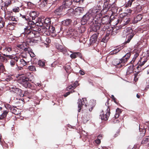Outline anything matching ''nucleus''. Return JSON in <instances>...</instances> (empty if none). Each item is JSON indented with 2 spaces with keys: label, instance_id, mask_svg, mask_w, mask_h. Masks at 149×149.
Segmentation results:
<instances>
[{
  "label": "nucleus",
  "instance_id": "f257e3e1",
  "mask_svg": "<svg viewBox=\"0 0 149 149\" xmlns=\"http://www.w3.org/2000/svg\"><path fill=\"white\" fill-rule=\"evenodd\" d=\"M38 30V29L37 31L31 29V27H27L24 29V34L28 38L27 42L36 43L40 41L41 38Z\"/></svg>",
  "mask_w": 149,
  "mask_h": 149
},
{
  "label": "nucleus",
  "instance_id": "f03ea898",
  "mask_svg": "<svg viewBox=\"0 0 149 149\" xmlns=\"http://www.w3.org/2000/svg\"><path fill=\"white\" fill-rule=\"evenodd\" d=\"M29 78L23 74L18 77L17 81L25 88H28L33 90L32 92L33 93H36V91L35 90L36 88V86L29 83Z\"/></svg>",
  "mask_w": 149,
  "mask_h": 149
},
{
  "label": "nucleus",
  "instance_id": "7ed1b4c3",
  "mask_svg": "<svg viewBox=\"0 0 149 149\" xmlns=\"http://www.w3.org/2000/svg\"><path fill=\"white\" fill-rule=\"evenodd\" d=\"M131 55L130 52L127 53L120 59H116L112 61L113 64L114 65H119L120 68L122 67L127 63Z\"/></svg>",
  "mask_w": 149,
  "mask_h": 149
},
{
  "label": "nucleus",
  "instance_id": "20e7f679",
  "mask_svg": "<svg viewBox=\"0 0 149 149\" xmlns=\"http://www.w3.org/2000/svg\"><path fill=\"white\" fill-rule=\"evenodd\" d=\"M95 19L94 20V21L90 24L92 30L95 32H97L100 30L102 25L101 23L100 18H95Z\"/></svg>",
  "mask_w": 149,
  "mask_h": 149
},
{
  "label": "nucleus",
  "instance_id": "39448f33",
  "mask_svg": "<svg viewBox=\"0 0 149 149\" xmlns=\"http://www.w3.org/2000/svg\"><path fill=\"white\" fill-rule=\"evenodd\" d=\"M110 18L108 15H105L102 18H100L101 23L104 25L105 24L103 28V30L101 31L103 33L104 32L105 30L107 29H109L110 25L109 24V22ZM111 27H110V28Z\"/></svg>",
  "mask_w": 149,
  "mask_h": 149
},
{
  "label": "nucleus",
  "instance_id": "423d86ee",
  "mask_svg": "<svg viewBox=\"0 0 149 149\" xmlns=\"http://www.w3.org/2000/svg\"><path fill=\"white\" fill-rule=\"evenodd\" d=\"M88 12L94 18H100L102 16L100 10L97 9L96 7L90 9Z\"/></svg>",
  "mask_w": 149,
  "mask_h": 149
},
{
  "label": "nucleus",
  "instance_id": "0eeeda50",
  "mask_svg": "<svg viewBox=\"0 0 149 149\" xmlns=\"http://www.w3.org/2000/svg\"><path fill=\"white\" fill-rule=\"evenodd\" d=\"M110 113V110L109 106L105 112L102 110L100 113V116L102 120H107L109 116Z\"/></svg>",
  "mask_w": 149,
  "mask_h": 149
},
{
  "label": "nucleus",
  "instance_id": "6e6552de",
  "mask_svg": "<svg viewBox=\"0 0 149 149\" xmlns=\"http://www.w3.org/2000/svg\"><path fill=\"white\" fill-rule=\"evenodd\" d=\"M127 33L126 37L127 40L123 44V45L124 47L125 45L130 42V40L133 38L135 34L134 31L131 28L128 31H127Z\"/></svg>",
  "mask_w": 149,
  "mask_h": 149
},
{
  "label": "nucleus",
  "instance_id": "1a4fd4ad",
  "mask_svg": "<svg viewBox=\"0 0 149 149\" xmlns=\"http://www.w3.org/2000/svg\"><path fill=\"white\" fill-rule=\"evenodd\" d=\"M95 18L88 12L83 16L82 19L84 22H88V23L90 24L94 21V20L95 19Z\"/></svg>",
  "mask_w": 149,
  "mask_h": 149
},
{
  "label": "nucleus",
  "instance_id": "9d476101",
  "mask_svg": "<svg viewBox=\"0 0 149 149\" xmlns=\"http://www.w3.org/2000/svg\"><path fill=\"white\" fill-rule=\"evenodd\" d=\"M87 101L86 98H83L82 99H79L77 102L78 104V112H80L81 110L83 108V107L84 106L85 107L87 106Z\"/></svg>",
  "mask_w": 149,
  "mask_h": 149
},
{
  "label": "nucleus",
  "instance_id": "9b49d317",
  "mask_svg": "<svg viewBox=\"0 0 149 149\" xmlns=\"http://www.w3.org/2000/svg\"><path fill=\"white\" fill-rule=\"evenodd\" d=\"M65 9L61 5L56 9L54 11V13L56 15L59 16L64 15L63 13Z\"/></svg>",
  "mask_w": 149,
  "mask_h": 149
},
{
  "label": "nucleus",
  "instance_id": "f8f14e48",
  "mask_svg": "<svg viewBox=\"0 0 149 149\" xmlns=\"http://www.w3.org/2000/svg\"><path fill=\"white\" fill-rule=\"evenodd\" d=\"M56 48L58 51L62 52L65 55H66L68 52L64 45H61L57 43L56 44Z\"/></svg>",
  "mask_w": 149,
  "mask_h": 149
},
{
  "label": "nucleus",
  "instance_id": "ddd939ff",
  "mask_svg": "<svg viewBox=\"0 0 149 149\" xmlns=\"http://www.w3.org/2000/svg\"><path fill=\"white\" fill-rule=\"evenodd\" d=\"M73 0H63L62 6L65 9L70 8L72 3Z\"/></svg>",
  "mask_w": 149,
  "mask_h": 149
},
{
  "label": "nucleus",
  "instance_id": "4468645a",
  "mask_svg": "<svg viewBox=\"0 0 149 149\" xmlns=\"http://www.w3.org/2000/svg\"><path fill=\"white\" fill-rule=\"evenodd\" d=\"M2 51L3 53L2 54L3 56L5 54H9L10 53H11L12 51V47L10 46H6L3 48Z\"/></svg>",
  "mask_w": 149,
  "mask_h": 149
},
{
  "label": "nucleus",
  "instance_id": "2eb2a0df",
  "mask_svg": "<svg viewBox=\"0 0 149 149\" xmlns=\"http://www.w3.org/2000/svg\"><path fill=\"white\" fill-rule=\"evenodd\" d=\"M142 59V58H141L139 60L137 64L136 68L138 70H142L141 69V67L144 65V64L147 62V60L146 59H145L144 61L141 62V60ZM143 70V69H142Z\"/></svg>",
  "mask_w": 149,
  "mask_h": 149
},
{
  "label": "nucleus",
  "instance_id": "dca6fc26",
  "mask_svg": "<svg viewBox=\"0 0 149 149\" xmlns=\"http://www.w3.org/2000/svg\"><path fill=\"white\" fill-rule=\"evenodd\" d=\"M130 20L131 19L130 18H124L123 19L120 23L121 27H123L126 25L131 23Z\"/></svg>",
  "mask_w": 149,
  "mask_h": 149
},
{
  "label": "nucleus",
  "instance_id": "f3484780",
  "mask_svg": "<svg viewBox=\"0 0 149 149\" xmlns=\"http://www.w3.org/2000/svg\"><path fill=\"white\" fill-rule=\"evenodd\" d=\"M11 91L16 93L17 95H21V94H23L22 91L18 88L13 87L10 88Z\"/></svg>",
  "mask_w": 149,
  "mask_h": 149
},
{
  "label": "nucleus",
  "instance_id": "a211bd4d",
  "mask_svg": "<svg viewBox=\"0 0 149 149\" xmlns=\"http://www.w3.org/2000/svg\"><path fill=\"white\" fill-rule=\"evenodd\" d=\"M29 16L32 18V20H35L39 15V13L36 11L30 12L29 14Z\"/></svg>",
  "mask_w": 149,
  "mask_h": 149
},
{
  "label": "nucleus",
  "instance_id": "6ab92c4d",
  "mask_svg": "<svg viewBox=\"0 0 149 149\" xmlns=\"http://www.w3.org/2000/svg\"><path fill=\"white\" fill-rule=\"evenodd\" d=\"M70 34L71 36L75 39L78 38L80 36V33H79L77 31L73 29L71 30V31L70 32Z\"/></svg>",
  "mask_w": 149,
  "mask_h": 149
},
{
  "label": "nucleus",
  "instance_id": "aec40b11",
  "mask_svg": "<svg viewBox=\"0 0 149 149\" xmlns=\"http://www.w3.org/2000/svg\"><path fill=\"white\" fill-rule=\"evenodd\" d=\"M97 37L98 36L96 34H93L92 36L90 39V45H91L97 41Z\"/></svg>",
  "mask_w": 149,
  "mask_h": 149
},
{
  "label": "nucleus",
  "instance_id": "412c9836",
  "mask_svg": "<svg viewBox=\"0 0 149 149\" xmlns=\"http://www.w3.org/2000/svg\"><path fill=\"white\" fill-rule=\"evenodd\" d=\"M139 131L138 134V139H141L145 135L146 132L145 129H140L139 128Z\"/></svg>",
  "mask_w": 149,
  "mask_h": 149
},
{
  "label": "nucleus",
  "instance_id": "4be33fe9",
  "mask_svg": "<svg viewBox=\"0 0 149 149\" xmlns=\"http://www.w3.org/2000/svg\"><path fill=\"white\" fill-rule=\"evenodd\" d=\"M36 22L37 21H36V20L33 21L31 20V19H30L27 22L29 26H26L25 28L27 27H31V29L34 30L35 28H33V26L36 25Z\"/></svg>",
  "mask_w": 149,
  "mask_h": 149
},
{
  "label": "nucleus",
  "instance_id": "5701e85b",
  "mask_svg": "<svg viewBox=\"0 0 149 149\" xmlns=\"http://www.w3.org/2000/svg\"><path fill=\"white\" fill-rule=\"evenodd\" d=\"M124 47V46L123 45L120 46L118 48L116 49L111 52L110 53V55H113L114 54H116L117 53L120 52Z\"/></svg>",
  "mask_w": 149,
  "mask_h": 149
},
{
  "label": "nucleus",
  "instance_id": "b1692460",
  "mask_svg": "<svg viewBox=\"0 0 149 149\" xmlns=\"http://www.w3.org/2000/svg\"><path fill=\"white\" fill-rule=\"evenodd\" d=\"M143 18V15L142 14H139L134 18L132 21V23L135 24L137 23L138 21H141Z\"/></svg>",
  "mask_w": 149,
  "mask_h": 149
},
{
  "label": "nucleus",
  "instance_id": "393cba45",
  "mask_svg": "<svg viewBox=\"0 0 149 149\" xmlns=\"http://www.w3.org/2000/svg\"><path fill=\"white\" fill-rule=\"evenodd\" d=\"M79 85L77 81H76L73 84L69 86L66 88L67 91H69L70 89H72V90H73L77 86Z\"/></svg>",
  "mask_w": 149,
  "mask_h": 149
},
{
  "label": "nucleus",
  "instance_id": "a878e982",
  "mask_svg": "<svg viewBox=\"0 0 149 149\" xmlns=\"http://www.w3.org/2000/svg\"><path fill=\"white\" fill-rule=\"evenodd\" d=\"M36 19V21H37L36 26H42L43 24L44 20L38 17Z\"/></svg>",
  "mask_w": 149,
  "mask_h": 149
},
{
  "label": "nucleus",
  "instance_id": "bb28decb",
  "mask_svg": "<svg viewBox=\"0 0 149 149\" xmlns=\"http://www.w3.org/2000/svg\"><path fill=\"white\" fill-rule=\"evenodd\" d=\"M112 4L109 3L108 1H105L104 3L103 8L107 9L109 10L111 7Z\"/></svg>",
  "mask_w": 149,
  "mask_h": 149
},
{
  "label": "nucleus",
  "instance_id": "cd10ccee",
  "mask_svg": "<svg viewBox=\"0 0 149 149\" xmlns=\"http://www.w3.org/2000/svg\"><path fill=\"white\" fill-rule=\"evenodd\" d=\"M70 57L72 58H75L77 57L82 58V55L81 53L78 52H76L71 54L70 55Z\"/></svg>",
  "mask_w": 149,
  "mask_h": 149
},
{
  "label": "nucleus",
  "instance_id": "c85d7f7f",
  "mask_svg": "<svg viewBox=\"0 0 149 149\" xmlns=\"http://www.w3.org/2000/svg\"><path fill=\"white\" fill-rule=\"evenodd\" d=\"M133 67L134 65H130L128 67L126 72L127 75H128L133 72Z\"/></svg>",
  "mask_w": 149,
  "mask_h": 149
},
{
  "label": "nucleus",
  "instance_id": "c756f323",
  "mask_svg": "<svg viewBox=\"0 0 149 149\" xmlns=\"http://www.w3.org/2000/svg\"><path fill=\"white\" fill-rule=\"evenodd\" d=\"M83 11V9L80 7L77 8L74 10L75 14L78 15H80L81 13H82Z\"/></svg>",
  "mask_w": 149,
  "mask_h": 149
},
{
  "label": "nucleus",
  "instance_id": "7c9ffc66",
  "mask_svg": "<svg viewBox=\"0 0 149 149\" xmlns=\"http://www.w3.org/2000/svg\"><path fill=\"white\" fill-rule=\"evenodd\" d=\"M8 113V111L5 110L3 111V113L1 115H0V120L3 119L5 118Z\"/></svg>",
  "mask_w": 149,
  "mask_h": 149
},
{
  "label": "nucleus",
  "instance_id": "2f4dec72",
  "mask_svg": "<svg viewBox=\"0 0 149 149\" xmlns=\"http://www.w3.org/2000/svg\"><path fill=\"white\" fill-rule=\"evenodd\" d=\"M72 22V20L70 19H67L63 21V24L66 26L70 25Z\"/></svg>",
  "mask_w": 149,
  "mask_h": 149
},
{
  "label": "nucleus",
  "instance_id": "473e14b6",
  "mask_svg": "<svg viewBox=\"0 0 149 149\" xmlns=\"http://www.w3.org/2000/svg\"><path fill=\"white\" fill-rule=\"evenodd\" d=\"M148 142H149V136L144 137L141 141V143L143 144H146Z\"/></svg>",
  "mask_w": 149,
  "mask_h": 149
},
{
  "label": "nucleus",
  "instance_id": "72a5a7b5",
  "mask_svg": "<svg viewBox=\"0 0 149 149\" xmlns=\"http://www.w3.org/2000/svg\"><path fill=\"white\" fill-rule=\"evenodd\" d=\"M86 30V28L84 26H81L78 28V31L80 33V34L84 32Z\"/></svg>",
  "mask_w": 149,
  "mask_h": 149
},
{
  "label": "nucleus",
  "instance_id": "f704fd0d",
  "mask_svg": "<svg viewBox=\"0 0 149 149\" xmlns=\"http://www.w3.org/2000/svg\"><path fill=\"white\" fill-rule=\"evenodd\" d=\"M140 72V71H138L136 73L134 74V80L135 81H137L141 76V75L139 74Z\"/></svg>",
  "mask_w": 149,
  "mask_h": 149
},
{
  "label": "nucleus",
  "instance_id": "c9c22d12",
  "mask_svg": "<svg viewBox=\"0 0 149 149\" xmlns=\"http://www.w3.org/2000/svg\"><path fill=\"white\" fill-rule=\"evenodd\" d=\"M45 61L44 60H39L38 62V65L40 67H44L45 65Z\"/></svg>",
  "mask_w": 149,
  "mask_h": 149
},
{
  "label": "nucleus",
  "instance_id": "e433bc0d",
  "mask_svg": "<svg viewBox=\"0 0 149 149\" xmlns=\"http://www.w3.org/2000/svg\"><path fill=\"white\" fill-rule=\"evenodd\" d=\"M48 30L49 32L52 33H55L56 32L55 28L52 26H49L48 28Z\"/></svg>",
  "mask_w": 149,
  "mask_h": 149
},
{
  "label": "nucleus",
  "instance_id": "4c0bfd02",
  "mask_svg": "<svg viewBox=\"0 0 149 149\" xmlns=\"http://www.w3.org/2000/svg\"><path fill=\"white\" fill-rule=\"evenodd\" d=\"M5 56L0 55V61L2 62L7 63L8 62V59Z\"/></svg>",
  "mask_w": 149,
  "mask_h": 149
},
{
  "label": "nucleus",
  "instance_id": "58836bf2",
  "mask_svg": "<svg viewBox=\"0 0 149 149\" xmlns=\"http://www.w3.org/2000/svg\"><path fill=\"white\" fill-rule=\"evenodd\" d=\"M40 1L41 2L40 4V6L41 7H45L48 3L45 0H40Z\"/></svg>",
  "mask_w": 149,
  "mask_h": 149
},
{
  "label": "nucleus",
  "instance_id": "ea45409f",
  "mask_svg": "<svg viewBox=\"0 0 149 149\" xmlns=\"http://www.w3.org/2000/svg\"><path fill=\"white\" fill-rule=\"evenodd\" d=\"M139 55V54L138 53H136L134 55V58H133L132 61L130 62L131 63H133L135 61L136 59L138 57Z\"/></svg>",
  "mask_w": 149,
  "mask_h": 149
},
{
  "label": "nucleus",
  "instance_id": "a19ab883",
  "mask_svg": "<svg viewBox=\"0 0 149 149\" xmlns=\"http://www.w3.org/2000/svg\"><path fill=\"white\" fill-rule=\"evenodd\" d=\"M8 20L13 21L17 22L18 19L17 18H15V16H11L10 17L8 18Z\"/></svg>",
  "mask_w": 149,
  "mask_h": 149
},
{
  "label": "nucleus",
  "instance_id": "79ce46f5",
  "mask_svg": "<svg viewBox=\"0 0 149 149\" xmlns=\"http://www.w3.org/2000/svg\"><path fill=\"white\" fill-rule=\"evenodd\" d=\"M28 69L29 70L31 71H36V67L34 65H32L29 66L28 68Z\"/></svg>",
  "mask_w": 149,
  "mask_h": 149
},
{
  "label": "nucleus",
  "instance_id": "37998d69",
  "mask_svg": "<svg viewBox=\"0 0 149 149\" xmlns=\"http://www.w3.org/2000/svg\"><path fill=\"white\" fill-rule=\"evenodd\" d=\"M5 107L8 110L11 111L13 107H12L10 104L6 103L4 104Z\"/></svg>",
  "mask_w": 149,
  "mask_h": 149
},
{
  "label": "nucleus",
  "instance_id": "c03bdc74",
  "mask_svg": "<svg viewBox=\"0 0 149 149\" xmlns=\"http://www.w3.org/2000/svg\"><path fill=\"white\" fill-rule=\"evenodd\" d=\"M13 13L12 12H10V11L8 12L6 14L5 16V19H8V18L10 17V16L12 15Z\"/></svg>",
  "mask_w": 149,
  "mask_h": 149
},
{
  "label": "nucleus",
  "instance_id": "a18cd8bd",
  "mask_svg": "<svg viewBox=\"0 0 149 149\" xmlns=\"http://www.w3.org/2000/svg\"><path fill=\"white\" fill-rule=\"evenodd\" d=\"M132 3V2L131 0H129L128 2L127 3H125V6L126 8L128 7H130L131 6Z\"/></svg>",
  "mask_w": 149,
  "mask_h": 149
},
{
  "label": "nucleus",
  "instance_id": "49530a36",
  "mask_svg": "<svg viewBox=\"0 0 149 149\" xmlns=\"http://www.w3.org/2000/svg\"><path fill=\"white\" fill-rule=\"evenodd\" d=\"M13 79L11 75L10 74L8 75L5 78V80L7 81H9Z\"/></svg>",
  "mask_w": 149,
  "mask_h": 149
},
{
  "label": "nucleus",
  "instance_id": "de8ad7c7",
  "mask_svg": "<svg viewBox=\"0 0 149 149\" xmlns=\"http://www.w3.org/2000/svg\"><path fill=\"white\" fill-rule=\"evenodd\" d=\"M12 113L15 115H18L19 114V111H17V109L14 108L13 107L12 108V109L10 111Z\"/></svg>",
  "mask_w": 149,
  "mask_h": 149
},
{
  "label": "nucleus",
  "instance_id": "09e8293b",
  "mask_svg": "<svg viewBox=\"0 0 149 149\" xmlns=\"http://www.w3.org/2000/svg\"><path fill=\"white\" fill-rule=\"evenodd\" d=\"M11 3L10 0H7L5 2V6L6 7H8L10 5Z\"/></svg>",
  "mask_w": 149,
  "mask_h": 149
},
{
  "label": "nucleus",
  "instance_id": "8fccbe9b",
  "mask_svg": "<svg viewBox=\"0 0 149 149\" xmlns=\"http://www.w3.org/2000/svg\"><path fill=\"white\" fill-rule=\"evenodd\" d=\"M19 59V57L18 56L14 55L13 59L11 60L15 61V62L16 63L18 61Z\"/></svg>",
  "mask_w": 149,
  "mask_h": 149
},
{
  "label": "nucleus",
  "instance_id": "3c124183",
  "mask_svg": "<svg viewBox=\"0 0 149 149\" xmlns=\"http://www.w3.org/2000/svg\"><path fill=\"white\" fill-rule=\"evenodd\" d=\"M5 25V22L2 19H0V29L2 28Z\"/></svg>",
  "mask_w": 149,
  "mask_h": 149
},
{
  "label": "nucleus",
  "instance_id": "603ef678",
  "mask_svg": "<svg viewBox=\"0 0 149 149\" xmlns=\"http://www.w3.org/2000/svg\"><path fill=\"white\" fill-rule=\"evenodd\" d=\"M65 70L67 73L68 72V70H70L71 68V66L70 65L66 64V66L64 67Z\"/></svg>",
  "mask_w": 149,
  "mask_h": 149
},
{
  "label": "nucleus",
  "instance_id": "864d4df0",
  "mask_svg": "<svg viewBox=\"0 0 149 149\" xmlns=\"http://www.w3.org/2000/svg\"><path fill=\"white\" fill-rule=\"evenodd\" d=\"M75 92V91L74 90H72L71 91H69L66 93L64 95L65 97H66L68 95H69L70 93H72Z\"/></svg>",
  "mask_w": 149,
  "mask_h": 149
},
{
  "label": "nucleus",
  "instance_id": "5fc2aeb1",
  "mask_svg": "<svg viewBox=\"0 0 149 149\" xmlns=\"http://www.w3.org/2000/svg\"><path fill=\"white\" fill-rule=\"evenodd\" d=\"M109 11L107 9H106V8H103V9L101 11L100 13L101 14V13L102 14H106L107 12Z\"/></svg>",
  "mask_w": 149,
  "mask_h": 149
},
{
  "label": "nucleus",
  "instance_id": "6e6d98bb",
  "mask_svg": "<svg viewBox=\"0 0 149 149\" xmlns=\"http://www.w3.org/2000/svg\"><path fill=\"white\" fill-rule=\"evenodd\" d=\"M14 55H9V54H4L3 56L7 57V58L8 60L9 59H11V60L13 59V56Z\"/></svg>",
  "mask_w": 149,
  "mask_h": 149
},
{
  "label": "nucleus",
  "instance_id": "4d7b16f0",
  "mask_svg": "<svg viewBox=\"0 0 149 149\" xmlns=\"http://www.w3.org/2000/svg\"><path fill=\"white\" fill-rule=\"evenodd\" d=\"M108 29H107V33L106 34V35H105V36L106 37L108 38V39H109V36L110 35V32H112V30L111 29H110V31H109V30H108Z\"/></svg>",
  "mask_w": 149,
  "mask_h": 149
},
{
  "label": "nucleus",
  "instance_id": "13d9d810",
  "mask_svg": "<svg viewBox=\"0 0 149 149\" xmlns=\"http://www.w3.org/2000/svg\"><path fill=\"white\" fill-rule=\"evenodd\" d=\"M109 39L108 38L106 37L105 36H104L102 39L101 41L104 43H106L107 42Z\"/></svg>",
  "mask_w": 149,
  "mask_h": 149
},
{
  "label": "nucleus",
  "instance_id": "bf43d9fd",
  "mask_svg": "<svg viewBox=\"0 0 149 149\" xmlns=\"http://www.w3.org/2000/svg\"><path fill=\"white\" fill-rule=\"evenodd\" d=\"M68 13H71L70 14H75L74 10L72 8H70L68 10Z\"/></svg>",
  "mask_w": 149,
  "mask_h": 149
},
{
  "label": "nucleus",
  "instance_id": "052dcab7",
  "mask_svg": "<svg viewBox=\"0 0 149 149\" xmlns=\"http://www.w3.org/2000/svg\"><path fill=\"white\" fill-rule=\"evenodd\" d=\"M20 62L21 64L23 65H25L27 64V63L23 59H20Z\"/></svg>",
  "mask_w": 149,
  "mask_h": 149
},
{
  "label": "nucleus",
  "instance_id": "680f3d73",
  "mask_svg": "<svg viewBox=\"0 0 149 149\" xmlns=\"http://www.w3.org/2000/svg\"><path fill=\"white\" fill-rule=\"evenodd\" d=\"M51 21L49 18H46L45 19V21L43 22L44 24H48L50 23Z\"/></svg>",
  "mask_w": 149,
  "mask_h": 149
},
{
  "label": "nucleus",
  "instance_id": "e2e57ef3",
  "mask_svg": "<svg viewBox=\"0 0 149 149\" xmlns=\"http://www.w3.org/2000/svg\"><path fill=\"white\" fill-rule=\"evenodd\" d=\"M23 49L24 52H28V53H29L30 52H31V51L32 50V49L30 47L25 48Z\"/></svg>",
  "mask_w": 149,
  "mask_h": 149
},
{
  "label": "nucleus",
  "instance_id": "0e129e2a",
  "mask_svg": "<svg viewBox=\"0 0 149 149\" xmlns=\"http://www.w3.org/2000/svg\"><path fill=\"white\" fill-rule=\"evenodd\" d=\"M122 111L121 109L117 108L116 110V113L120 115V114L121 113Z\"/></svg>",
  "mask_w": 149,
  "mask_h": 149
},
{
  "label": "nucleus",
  "instance_id": "69168bd1",
  "mask_svg": "<svg viewBox=\"0 0 149 149\" xmlns=\"http://www.w3.org/2000/svg\"><path fill=\"white\" fill-rule=\"evenodd\" d=\"M145 72L147 74H149V66H147L145 68Z\"/></svg>",
  "mask_w": 149,
  "mask_h": 149
},
{
  "label": "nucleus",
  "instance_id": "338daca9",
  "mask_svg": "<svg viewBox=\"0 0 149 149\" xmlns=\"http://www.w3.org/2000/svg\"><path fill=\"white\" fill-rule=\"evenodd\" d=\"M51 42L50 39L48 38H46L45 41L44 42L45 44L49 43Z\"/></svg>",
  "mask_w": 149,
  "mask_h": 149
},
{
  "label": "nucleus",
  "instance_id": "774afa93",
  "mask_svg": "<svg viewBox=\"0 0 149 149\" xmlns=\"http://www.w3.org/2000/svg\"><path fill=\"white\" fill-rule=\"evenodd\" d=\"M19 9L18 7L15 8H13V11L15 13L19 12Z\"/></svg>",
  "mask_w": 149,
  "mask_h": 149
}]
</instances>
